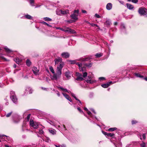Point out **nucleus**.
<instances>
[{
  "mask_svg": "<svg viewBox=\"0 0 147 147\" xmlns=\"http://www.w3.org/2000/svg\"><path fill=\"white\" fill-rule=\"evenodd\" d=\"M90 58L89 57L81 58L76 60H68L67 61L70 64H75L77 61H87L90 60Z\"/></svg>",
  "mask_w": 147,
  "mask_h": 147,
  "instance_id": "f257e3e1",
  "label": "nucleus"
},
{
  "mask_svg": "<svg viewBox=\"0 0 147 147\" xmlns=\"http://www.w3.org/2000/svg\"><path fill=\"white\" fill-rule=\"evenodd\" d=\"M58 88L60 89L61 91H62L63 92H67L68 93H70L72 96L74 97L76 100H78L79 102L81 105L82 104L80 101L79 100L77 99L76 97L75 96V94H74L71 92L70 91H68L67 89L61 87H58Z\"/></svg>",
  "mask_w": 147,
  "mask_h": 147,
  "instance_id": "f03ea898",
  "label": "nucleus"
},
{
  "mask_svg": "<svg viewBox=\"0 0 147 147\" xmlns=\"http://www.w3.org/2000/svg\"><path fill=\"white\" fill-rule=\"evenodd\" d=\"M79 14V11L78 10H74L72 14L71 15L70 17L72 19L75 20H78V16Z\"/></svg>",
  "mask_w": 147,
  "mask_h": 147,
  "instance_id": "7ed1b4c3",
  "label": "nucleus"
},
{
  "mask_svg": "<svg viewBox=\"0 0 147 147\" xmlns=\"http://www.w3.org/2000/svg\"><path fill=\"white\" fill-rule=\"evenodd\" d=\"M138 12L141 16H147V9L144 7L140 8Z\"/></svg>",
  "mask_w": 147,
  "mask_h": 147,
  "instance_id": "20e7f679",
  "label": "nucleus"
},
{
  "mask_svg": "<svg viewBox=\"0 0 147 147\" xmlns=\"http://www.w3.org/2000/svg\"><path fill=\"white\" fill-rule=\"evenodd\" d=\"M10 94L11 95L10 97L12 100L13 103H16L18 101V99L15 94L14 92L13 91H11V92Z\"/></svg>",
  "mask_w": 147,
  "mask_h": 147,
  "instance_id": "39448f33",
  "label": "nucleus"
},
{
  "mask_svg": "<svg viewBox=\"0 0 147 147\" xmlns=\"http://www.w3.org/2000/svg\"><path fill=\"white\" fill-rule=\"evenodd\" d=\"M63 63H62L57 66L56 74L61 76V70L63 67Z\"/></svg>",
  "mask_w": 147,
  "mask_h": 147,
  "instance_id": "423d86ee",
  "label": "nucleus"
},
{
  "mask_svg": "<svg viewBox=\"0 0 147 147\" xmlns=\"http://www.w3.org/2000/svg\"><path fill=\"white\" fill-rule=\"evenodd\" d=\"M30 124L31 126L35 129H37L38 127V124L36 123H34L33 120H30Z\"/></svg>",
  "mask_w": 147,
  "mask_h": 147,
  "instance_id": "0eeeda50",
  "label": "nucleus"
},
{
  "mask_svg": "<svg viewBox=\"0 0 147 147\" xmlns=\"http://www.w3.org/2000/svg\"><path fill=\"white\" fill-rule=\"evenodd\" d=\"M61 77V75L55 73L53 74V76L52 77L51 79L53 80H57L58 79H59Z\"/></svg>",
  "mask_w": 147,
  "mask_h": 147,
  "instance_id": "6e6552de",
  "label": "nucleus"
},
{
  "mask_svg": "<svg viewBox=\"0 0 147 147\" xmlns=\"http://www.w3.org/2000/svg\"><path fill=\"white\" fill-rule=\"evenodd\" d=\"M32 70L33 71V73L35 75H39V70L37 68L35 67H34L32 68Z\"/></svg>",
  "mask_w": 147,
  "mask_h": 147,
  "instance_id": "1a4fd4ad",
  "label": "nucleus"
},
{
  "mask_svg": "<svg viewBox=\"0 0 147 147\" xmlns=\"http://www.w3.org/2000/svg\"><path fill=\"white\" fill-rule=\"evenodd\" d=\"M77 65L79 67V69L80 71H84V69H85V68L84 67H82V63L79 62H76V63Z\"/></svg>",
  "mask_w": 147,
  "mask_h": 147,
  "instance_id": "9d476101",
  "label": "nucleus"
},
{
  "mask_svg": "<svg viewBox=\"0 0 147 147\" xmlns=\"http://www.w3.org/2000/svg\"><path fill=\"white\" fill-rule=\"evenodd\" d=\"M61 57L63 58H68L70 56L69 54L67 52H64L61 54Z\"/></svg>",
  "mask_w": 147,
  "mask_h": 147,
  "instance_id": "9b49d317",
  "label": "nucleus"
},
{
  "mask_svg": "<svg viewBox=\"0 0 147 147\" xmlns=\"http://www.w3.org/2000/svg\"><path fill=\"white\" fill-rule=\"evenodd\" d=\"M76 75L77 76V77L76 79V80L81 81L84 80V78L82 77L83 76L82 74H80L79 73H77Z\"/></svg>",
  "mask_w": 147,
  "mask_h": 147,
  "instance_id": "f8f14e48",
  "label": "nucleus"
},
{
  "mask_svg": "<svg viewBox=\"0 0 147 147\" xmlns=\"http://www.w3.org/2000/svg\"><path fill=\"white\" fill-rule=\"evenodd\" d=\"M25 91L26 92H27V93H28L29 94H31L33 92V90L30 87H27L26 88Z\"/></svg>",
  "mask_w": 147,
  "mask_h": 147,
  "instance_id": "ddd939ff",
  "label": "nucleus"
},
{
  "mask_svg": "<svg viewBox=\"0 0 147 147\" xmlns=\"http://www.w3.org/2000/svg\"><path fill=\"white\" fill-rule=\"evenodd\" d=\"M55 64H57L59 63V65L62 63H62V59L60 57H58L57 59H55Z\"/></svg>",
  "mask_w": 147,
  "mask_h": 147,
  "instance_id": "4468645a",
  "label": "nucleus"
},
{
  "mask_svg": "<svg viewBox=\"0 0 147 147\" xmlns=\"http://www.w3.org/2000/svg\"><path fill=\"white\" fill-rule=\"evenodd\" d=\"M44 128V127L43 126H41V127H39V131H38L36 133L39 134L40 135H43L44 134V132L43 130V129Z\"/></svg>",
  "mask_w": 147,
  "mask_h": 147,
  "instance_id": "2eb2a0df",
  "label": "nucleus"
},
{
  "mask_svg": "<svg viewBox=\"0 0 147 147\" xmlns=\"http://www.w3.org/2000/svg\"><path fill=\"white\" fill-rule=\"evenodd\" d=\"M62 94L70 102H72V100L71 98L66 93H65L63 92H62Z\"/></svg>",
  "mask_w": 147,
  "mask_h": 147,
  "instance_id": "dca6fc26",
  "label": "nucleus"
},
{
  "mask_svg": "<svg viewBox=\"0 0 147 147\" xmlns=\"http://www.w3.org/2000/svg\"><path fill=\"white\" fill-rule=\"evenodd\" d=\"M84 109L87 111V113H88V114L90 115L92 118H95L96 119V117L95 115H92V114L88 110V109L86 108L85 107Z\"/></svg>",
  "mask_w": 147,
  "mask_h": 147,
  "instance_id": "f3484780",
  "label": "nucleus"
},
{
  "mask_svg": "<svg viewBox=\"0 0 147 147\" xmlns=\"http://www.w3.org/2000/svg\"><path fill=\"white\" fill-rule=\"evenodd\" d=\"M61 15H64L69 13V11L67 9H66L64 10H61Z\"/></svg>",
  "mask_w": 147,
  "mask_h": 147,
  "instance_id": "a211bd4d",
  "label": "nucleus"
},
{
  "mask_svg": "<svg viewBox=\"0 0 147 147\" xmlns=\"http://www.w3.org/2000/svg\"><path fill=\"white\" fill-rule=\"evenodd\" d=\"M112 7V4L111 3H108L106 5V8L108 10H111Z\"/></svg>",
  "mask_w": 147,
  "mask_h": 147,
  "instance_id": "6ab92c4d",
  "label": "nucleus"
},
{
  "mask_svg": "<svg viewBox=\"0 0 147 147\" xmlns=\"http://www.w3.org/2000/svg\"><path fill=\"white\" fill-rule=\"evenodd\" d=\"M24 17L27 19L32 20L33 19V17L28 14H25L24 16Z\"/></svg>",
  "mask_w": 147,
  "mask_h": 147,
  "instance_id": "aec40b11",
  "label": "nucleus"
},
{
  "mask_svg": "<svg viewBox=\"0 0 147 147\" xmlns=\"http://www.w3.org/2000/svg\"><path fill=\"white\" fill-rule=\"evenodd\" d=\"M105 24L107 27L109 26L111 24V22L110 20L108 19L105 22Z\"/></svg>",
  "mask_w": 147,
  "mask_h": 147,
  "instance_id": "412c9836",
  "label": "nucleus"
},
{
  "mask_svg": "<svg viewBox=\"0 0 147 147\" xmlns=\"http://www.w3.org/2000/svg\"><path fill=\"white\" fill-rule=\"evenodd\" d=\"M127 7V8L129 9L132 10L134 8V6L129 3H127L126 4Z\"/></svg>",
  "mask_w": 147,
  "mask_h": 147,
  "instance_id": "4be33fe9",
  "label": "nucleus"
},
{
  "mask_svg": "<svg viewBox=\"0 0 147 147\" xmlns=\"http://www.w3.org/2000/svg\"><path fill=\"white\" fill-rule=\"evenodd\" d=\"M92 63L90 62L88 63H84V65L85 66L90 68L92 67Z\"/></svg>",
  "mask_w": 147,
  "mask_h": 147,
  "instance_id": "5701e85b",
  "label": "nucleus"
},
{
  "mask_svg": "<svg viewBox=\"0 0 147 147\" xmlns=\"http://www.w3.org/2000/svg\"><path fill=\"white\" fill-rule=\"evenodd\" d=\"M65 76L67 80L69 79L71 77L70 73L68 72H66L65 73Z\"/></svg>",
  "mask_w": 147,
  "mask_h": 147,
  "instance_id": "b1692460",
  "label": "nucleus"
},
{
  "mask_svg": "<svg viewBox=\"0 0 147 147\" xmlns=\"http://www.w3.org/2000/svg\"><path fill=\"white\" fill-rule=\"evenodd\" d=\"M49 132L53 135L55 134H56L55 130L54 129H49Z\"/></svg>",
  "mask_w": 147,
  "mask_h": 147,
  "instance_id": "393cba45",
  "label": "nucleus"
},
{
  "mask_svg": "<svg viewBox=\"0 0 147 147\" xmlns=\"http://www.w3.org/2000/svg\"><path fill=\"white\" fill-rule=\"evenodd\" d=\"M110 85V84L108 83L106 84H102L101 85V86L104 88H107Z\"/></svg>",
  "mask_w": 147,
  "mask_h": 147,
  "instance_id": "a878e982",
  "label": "nucleus"
},
{
  "mask_svg": "<svg viewBox=\"0 0 147 147\" xmlns=\"http://www.w3.org/2000/svg\"><path fill=\"white\" fill-rule=\"evenodd\" d=\"M134 75L136 76L137 77H139L140 78H143V76L141 75L140 74L138 73H134Z\"/></svg>",
  "mask_w": 147,
  "mask_h": 147,
  "instance_id": "bb28decb",
  "label": "nucleus"
},
{
  "mask_svg": "<svg viewBox=\"0 0 147 147\" xmlns=\"http://www.w3.org/2000/svg\"><path fill=\"white\" fill-rule=\"evenodd\" d=\"M26 63L28 66H29L31 65V62L29 59H27L26 60Z\"/></svg>",
  "mask_w": 147,
  "mask_h": 147,
  "instance_id": "cd10ccee",
  "label": "nucleus"
},
{
  "mask_svg": "<svg viewBox=\"0 0 147 147\" xmlns=\"http://www.w3.org/2000/svg\"><path fill=\"white\" fill-rule=\"evenodd\" d=\"M67 30V32H70L71 33H72L74 34H75L76 33V32L74 30H71L70 29H69L68 30Z\"/></svg>",
  "mask_w": 147,
  "mask_h": 147,
  "instance_id": "c85d7f7f",
  "label": "nucleus"
},
{
  "mask_svg": "<svg viewBox=\"0 0 147 147\" xmlns=\"http://www.w3.org/2000/svg\"><path fill=\"white\" fill-rule=\"evenodd\" d=\"M14 61H16L17 64H19L21 61V60L18 58H16L14 59Z\"/></svg>",
  "mask_w": 147,
  "mask_h": 147,
  "instance_id": "c756f323",
  "label": "nucleus"
},
{
  "mask_svg": "<svg viewBox=\"0 0 147 147\" xmlns=\"http://www.w3.org/2000/svg\"><path fill=\"white\" fill-rule=\"evenodd\" d=\"M56 28L57 29H59V30H60L62 31H64V32H67V30H65L64 29H63V28H60V27H56Z\"/></svg>",
  "mask_w": 147,
  "mask_h": 147,
  "instance_id": "7c9ffc66",
  "label": "nucleus"
},
{
  "mask_svg": "<svg viewBox=\"0 0 147 147\" xmlns=\"http://www.w3.org/2000/svg\"><path fill=\"white\" fill-rule=\"evenodd\" d=\"M44 20L46 21H52V19L51 18H50L48 17H45L43 19Z\"/></svg>",
  "mask_w": 147,
  "mask_h": 147,
  "instance_id": "2f4dec72",
  "label": "nucleus"
},
{
  "mask_svg": "<svg viewBox=\"0 0 147 147\" xmlns=\"http://www.w3.org/2000/svg\"><path fill=\"white\" fill-rule=\"evenodd\" d=\"M102 56V54L101 53H96L95 55V56L96 57H99Z\"/></svg>",
  "mask_w": 147,
  "mask_h": 147,
  "instance_id": "473e14b6",
  "label": "nucleus"
},
{
  "mask_svg": "<svg viewBox=\"0 0 147 147\" xmlns=\"http://www.w3.org/2000/svg\"><path fill=\"white\" fill-rule=\"evenodd\" d=\"M49 69L53 74L55 73L53 67L52 66H51L49 67Z\"/></svg>",
  "mask_w": 147,
  "mask_h": 147,
  "instance_id": "72a5a7b5",
  "label": "nucleus"
},
{
  "mask_svg": "<svg viewBox=\"0 0 147 147\" xmlns=\"http://www.w3.org/2000/svg\"><path fill=\"white\" fill-rule=\"evenodd\" d=\"M56 13L57 14L59 15H61V10L57 9L56 11Z\"/></svg>",
  "mask_w": 147,
  "mask_h": 147,
  "instance_id": "f704fd0d",
  "label": "nucleus"
},
{
  "mask_svg": "<svg viewBox=\"0 0 147 147\" xmlns=\"http://www.w3.org/2000/svg\"><path fill=\"white\" fill-rule=\"evenodd\" d=\"M117 129V128L116 127H113L109 129L108 131H113Z\"/></svg>",
  "mask_w": 147,
  "mask_h": 147,
  "instance_id": "c9c22d12",
  "label": "nucleus"
},
{
  "mask_svg": "<svg viewBox=\"0 0 147 147\" xmlns=\"http://www.w3.org/2000/svg\"><path fill=\"white\" fill-rule=\"evenodd\" d=\"M4 49H5V50H6V52L8 53H10L11 52H12L9 49H8L7 48L5 47L4 48Z\"/></svg>",
  "mask_w": 147,
  "mask_h": 147,
  "instance_id": "e433bc0d",
  "label": "nucleus"
},
{
  "mask_svg": "<svg viewBox=\"0 0 147 147\" xmlns=\"http://www.w3.org/2000/svg\"><path fill=\"white\" fill-rule=\"evenodd\" d=\"M42 24H43L44 25H47L48 26H49V27H51L52 26L51 25L49 24H48V23H47L43 21V22H42Z\"/></svg>",
  "mask_w": 147,
  "mask_h": 147,
  "instance_id": "4c0bfd02",
  "label": "nucleus"
},
{
  "mask_svg": "<svg viewBox=\"0 0 147 147\" xmlns=\"http://www.w3.org/2000/svg\"><path fill=\"white\" fill-rule=\"evenodd\" d=\"M90 25L92 26H93V27H94V26H96V27H97L98 28V29H100V27H99L98 26V25H97L96 24H93V23H91L90 24Z\"/></svg>",
  "mask_w": 147,
  "mask_h": 147,
  "instance_id": "58836bf2",
  "label": "nucleus"
},
{
  "mask_svg": "<svg viewBox=\"0 0 147 147\" xmlns=\"http://www.w3.org/2000/svg\"><path fill=\"white\" fill-rule=\"evenodd\" d=\"M12 113V111H11L10 112L8 113L7 114L5 115V116L7 117H9L11 115Z\"/></svg>",
  "mask_w": 147,
  "mask_h": 147,
  "instance_id": "ea45409f",
  "label": "nucleus"
},
{
  "mask_svg": "<svg viewBox=\"0 0 147 147\" xmlns=\"http://www.w3.org/2000/svg\"><path fill=\"white\" fill-rule=\"evenodd\" d=\"M30 4L32 6H34V0H30Z\"/></svg>",
  "mask_w": 147,
  "mask_h": 147,
  "instance_id": "a19ab883",
  "label": "nucleus"
},
{
  "mask_svg": "<svg viewBox=\"0 0 147 147\" xmlns=\"http://www.w3.org/2000/svg\"><path fill=\"white\" fill-rule=\"evenodd\" d=\"M87 73L84 72L83 73V78H85L87 76Z\"/></svg>",
  "mask_w": 147,
  "mask_h": 147,
  "instance_id": "79ce46f5",
  "label": "nucleus"
},
{
  "mask_svg": "<svg viewBox=\"0 0 147 147\" xmlns=\"http://www.w3.org/2000/svg\"><path fill=\"white\" fill-rule=\"evenodd\" d=\"M95 16L97 18H102V16H100L97 13H96L95 15Z\"/></svg>",
  "mask_w": 147,
  "mask_h": 147,
  "instance_id": "37998d69",
  "label": "nucleus"
},
{
  "mask_svg": "<svg viewBox=\"0 0 147 147\" xmlns=\"http://www.w3.org/2000/svg\"><path fill=\"white\" fill-rule=\"evenodd\" d=\"M140 146L141 147H145V144L143 142H142V143L140 144Z\"/></svg>",
  "mask_w": 147,
  "mask_h": 147,
  "instance_id": "c03bdc74",
  "label": "nucleus"
},
{
  "mask_svg": "<svg viewBox=\"0 0 147 147\" xmlns=\"http://www.w3.org/2000/svg\"><path fill=\"white\" fill-rule=\"evenodd\" d=\"M114 134H113L108 133L107 136L112 137L114 135Z\"/></svg>",
  "mask_w": 147,
  "mask_h": 147,
  "instance_id": "a18cd8bd",
  "label": "nucleus"
},
{
  "mask_svg": "<svg viewBox=\"0 0 147 147\" xmlns=\"http://www.w3.org/2000/svg\"><path fill=\"white\" fill-rule=\"evenodd\" d=\"M77 109L78 111L81 113H84L83 111L80 109V107H78L77 108Z\"/></svg>",
  "mask_w": 147,
  "mask_h": 147,
  "instance_id": "49530a36",
  "label": "nucleus"
},
{
  "mask_svg": "<svg viewBox=\"0 0 147 147\" xmlns=\"http://www.w3.org/2000/svg\"><path fill=\"white\" fill-rule=\"evenodd\" d=\"M121 29H125V25L123 24H121Z\"/></svg>",
  "mask_w": 147,
  "mask_h": 147,
  "instance_id": "de8ad7c7",
  "label": "nucleus"
},
{
  "mask_svg": "<svg viewBox=\"0 0 147 147\" xmlns=\"http://www.w3.org/2000/svg\"><path fill=\"white\" fill-rule=\"evenodd\" d=\"M137 121L135 120H132L131 122L132 125L135 124L137 123Z\"/></svg>",
  "mask_w": 147,
  "mask_h": 147,
  "instance_id": "09e8293b",
  "label": "nucleus"
},
{
  "mask_svg": "<svg viewBox=\"0 0 147 147\" xmlns=\"http://www.w3.org/2000/svg\"><path fill=\"white\" fill-rule=\"evenodd\" d=\"M132 2L134 3H137L138 2V0H131Z\"/></svg>",
  "mask_w": 147,
  "mask_h": 147,
  "instance_id": "8fccbe9b",
  "label": "nucleus"
},
{
  "mask_svg": "<svg viewBox=\"0 0 147 147\" xmlns=\"http://www.w3.org/2000/svg\"><path fill=\"white\" fill-rule=\"evenodd\" d=\"M102 133L105 135V136H107L108 133L104 131H102Z\"/></svg>",
  "mask_w": 147,
  "mask_h": 147,
  "instance_id": "3c124183",
  "label": "nucleus"
},
{
  "mask_svg": "<svg viewBox=\"0 0 147 147\" xmlns=\"http://www.w3.org/2000/svg\"><path fill=\"white\" fill-rule=\"evenodd\" d=\"M105 79V78L103 77H100L99 78V79L100 80H104Z\"/></svg>",
  "mask_w": 147,
  "mask_h": 147,
  "instance_id": "603ef678",
  "label": "nucleus"
},
{
  "mask_svg": "<svg viewBox=\"0 0 147 147\" xmlns=\"http://www.w3.org/2000/svg\"><path fill=\"white\" fill-rule=\"evenodd\" d=\"M45 141L48 142H49L50 141V140L49 138H47L46 140H45Z\"/></svg>",
  "mask_w": 147,
  "mask_h": 147,
  "instance_id": "864d4df0",
  "label": "nucleus"
},
{
  "mask_svg": "<svg viewBox=\"0 0 147 147\" xmlns=\"http://www.w3.org/2000/svg\"><path fill=\"white\" fill-rule=\"evenodd\" d=\"M30 114H29L27 117V119L28 120L30 118Z\"/></svg>",
  "mask_w": 147,
  "mask_h": 147,
  "instance_id": "5fc2aeb1",
  "label": "nucleus"
},
{
  "mask_svg": "<svg viewBox=\"0 0 147 147\" xmlns=\"http://www.w3.org/2000/svg\"><path fill=\"white\" fill-rule=\"evenodd\" d=\"M90 110L93 112V113L94 114H96V113L95 112V111L93 109H90Z\"/></svg>",
  "mask_w": 147,
  "mask_h": 147,
  "instance_id": "6e6d98bb",
  "label": "nucleus"
},
{
  "mask_svg": "<svg viewBox=\"0 0 147 147\" xmlns=\"http://www.w3.org/2000/svg\"><path fill=\"white\" fill-rule=\"evenodd\" d=\"M87 82L88 83H92V82H91V80H86Z\"/></svg>",
  "mask_w": 147,
  "mask_h": 147,
  "instance_id": "4d7b16f0",
  "label": "nucleus"
},
{
  "mask_svg": "<svg viewBox=\"0 0 147 147\" xmlns=\"http://www.w3.org/2000/svg\"><path fill=\"white\" fill-rule=\"evenodd\" d=\"M142 136L144 139H146V135L145 134H143Z\"/></svg>",
  "mask_w": 147,
  "mask_h": 147,
  "instance_id": "13d9d810",
  "label": "nucleus"
},
{
  "mask_svg": "<svg viewBox=\"0 0 147 147\" xmlns=\"http://www.w3.org/2000/svg\"><path fill=\"white\" fill-rule=\"evenodd\" d=\"M82 12L83 13H87L86 11L85 10H82Z\"/></svg>",
  "mask_w": 147,
  "mask_h": 147,
  "instance_id": "bf43d9fd",
  "label": "nucleus"
},
{
  "mask_svg": "<svg viewBox=\"0 0 147 147\" xmlns=\"http://www.w3.org/2000/svg\"><path fill=\"white\" fill-rule=\"evenodd\" d=\"M1 58H2V59H4L5 61H8L7 60V59L5 58L3 56H1Z\"/></svg>",
  "mask_w": 147,
  "mask_h": 147,
  "instance_id": "052dcab7",
  "label": "nucleus"
},
{
  "mask_svg": "<svg viewBox=\"0 0 147 147\" xmlns=\"http://www.w3.org/2000/svg\"><path fill=\"white\" fill-rule=\"evenodd\" d=\"M57 94L58 96H60V94L58 92L57 93Z\"/></svg>",
  "mask_w": 147,
  "mask_h": 147,
  "instance_id": "680f3d73",
  "label": "nucleus"
},
{
  "mask_svg": "<svg viewBox=\"0 0 147 147\" xmlns=\"http://www.w3.org/2000/svg\"><path fill=\"white\" fill-rule=\"evenodd\" d=\"M61 147H65L66 146L65 144H63L61 145Z\"/></svg>",
  "mask_w": 147,
  "mask_h": 147,
  "instance_id": "e2e57ef3",
  "label": "nucleus"
},
{
  "mask_svg": "<svg viewBox=\"0 0 147 147\" xmlns=\"http://www.w3.org/2000/svg\"><path fill=\"white\" fill-rule=\"evenodd\" d=\"M54 145L56 147H61V146H60V145L57 146V145H55V144Z\"/></svg>",
  "mask_w": 147,
  "mask_h": 147,
  "instance_id": "0e129e2a",
  "label": "nucleus"
},
{
  "mask_svg": "<svg viewBox=\"0 0 147 147\" xmlns=\"http://www.w3.org/2000/svg\"><path fill=\"white\" fill-rule=\"evenodd\" d=\"M40 6V5H36V6L35 7V8H37V7H39Z\"/></svg>",
  "mask_w": 147,
  "mask_h": 147,
  "instance_id": "69168bd1",
  "label": "nucleus"
},
{
  "mask_svg": "<svg viewBox=\"0 0 147 147\" xmlns=\"http://www.w3.org/2000/svg\"><path fill=\"white\" fill-rule=\"evenodd\" d=\"M119 1V2L120 3H121V4H123L124 2H123V1Z\"/></svg>",
  "mask_w": 147,
  "mask_h": 147,
  "instance_id": "338daca9",
  "label": "nucleus"
},
{
  "mask_svg": "<svg viewBox=\"0 0 147 147\" xmlns=\"http://www.w3.org/2000/svg\"><path fill=\"white\" fill-rule=\"evenodd\" d=\"M144 79L146 81H147V77H145L144 78Z\"/></svg>",
  "mask_w": 147,
  "mask_h": 147,
  "instance_id": "774afa93",
  "label": "nucleus"
}]
</instances>
